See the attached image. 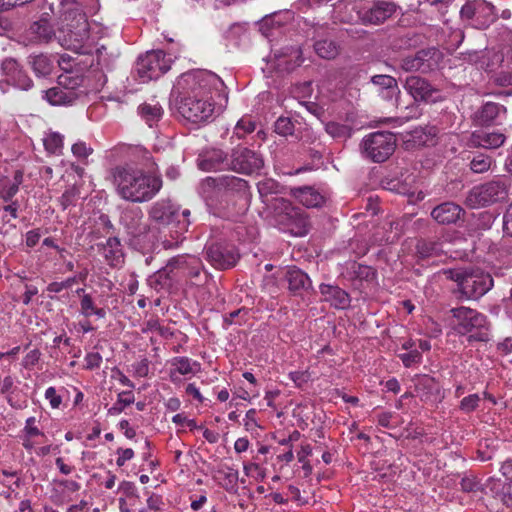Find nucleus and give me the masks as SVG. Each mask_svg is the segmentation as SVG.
<instances>
[{"label": "nucleus", "instance_id": "nucleus-10", "mask_svg": "<svg viewBox=\"0 0 512 512\" xmlns=\"http://www.w3.org/2000/svg\"><path fill=\"white\" fill-rule=\"evenodd\" d=\"M172 60L162 50H150L141 54L136 62L135 71L142 83L157 80L171 68Z\"/></svg>", "mask_w": 512, "mask_h": 512}, {"label": "nucleus", "instance_id": "nucleus-15", "mask_svg": "<svg viewBox=\"0 0 512 512\" xmlns=\"http://www.w3.org/2000/svg\"><path fill=\"white\" fill-rule=\"evenodd\" d=\"M99 9V0H59V21H78L81 14L88 20V16L96 14Z\"/></svg>", "mask_w": 512, "mask_h": 512}, {"label": "nucleus", "instance_id": "nucleus-61", "mask_svg": "<svg viewBox=\"0 0 512 512\" xmlns=\"http://www.w3.org/2000/svg\"><path fill=\"white\" fill-rule=\"evenodd\" d=\"M116 464L118 467H122L125 463L134 457V451L131 448H119L117 450Z\"/></svg>", "mask_w": 512, "mask_h": 512}, {"label": "nucleus", "instance_id": "nucleus-47", "mask_svg": "<svg viewBox=\"0 0 512 512\" xmlns=\"http://www.w3.org/2000/svg\"><path fill=\"white\" fill-rule=\"evenodd\" d=\"M274 130L281 136L292 135L294 132V124L288 117H279L275 122Z\"/></svg>", "mask_w": 512, "mask_h": 512}, {"label": "nucleus", "instance_id": "nucleus-35", "mask_svg": "<svg viewBox=\"0 0 512 512\" xmlns=\"http://www.w3.org/2000/svg\"><path fill=\"white\" fill-rule=\"evenodd\" d=\"M56 59L40 54L31 57V66L37 76L46 77L54 70V63Z\"/></svg>", "mask_w": 512, "mask_h": 512}, {"label": "nucleus", "instance_id": "nucleus-16", "mask_svg": "<svg viewBox=\"0 0 512 512\" xmlns=\"http://www.w3.org/2000/svg\"><path fill=\"white\" fill-rule=\"evenodd\" d=\"M206 259L216 269L224 270L237 263L239 253L233 245L216 243L206 248Z\"/></svg>", "mask_w": 512, "mask_h": 512}, {"label": "nucleus", "instance_id": "nucleus-28", "mask_svg": "<svg viewBox=\"0 0 512 512\" xmlns=\"http://www.w3.org/2000/svg\"><path fill=\"white\" fill-rule=\"evenodd\" d=\"M464 210L457 204L445 202L435 207L431 216L440 224L456 223L463 215Z\"/></svg>", "mask_w": 512, "mask_h": 512}, {"label": "nucleus", "instance_id": "nucleus-7", "mask_svg": "<svg viewBox=\"0 0 512 512\" xmlns=\"http://www.w3.org/2000/svg\"><path fill=\"white\" fill-rule=\"evenodd\" d=\"M58 29V43L65 49L78 54H90L93 50V41L89 36V23L81 14L78 21L60 22Z\"/></svg>", "mask_w": 512, "mask_h": 512}, {"label": "nucleus", "instance_id": "nucleus-37", "mask_svg": "<svg viewBox=\"0 0 512 512\" xmlns=\"http://www.w3.org/2000/svg\"><path fill=\"white\" fill-rule=\"evenodd\" d=\"M314 50L316 54L323 59H333L339 54L338 44L330 39L316 41Z\"/></svg>", "mask_w": 512, "mask_h": 512}, {"label": "nucleus", "instance_id": "nucleus-43", "mask_svg": "<svg viewBox=\"0 0 512 512\" xmlns=\"http://www.w3.org/2000/svg\"><path fill=\"white\" fill-rule=\"evenodd\" d=\"M96 61L97 65L102 69L110 70L117 57L116 54H109L106 47L101 46L96 49Z\"/></svg>", "mask_w": 512, "mask_h": 512}, {"label": "nucleus", "instance_id": "nucleus-45", "mask_svg": "<svg viewBox=\"0 0 512 512\" xmlns=\"http://www.w3.org/2000/svg\"><path fill=\"white\" fill-rule=\"evenodd\" d=\"M491 163V157L480 154L471 160L470 168L475 173H483L490 169Z\"/></svg>", "mask_w": 512, "mask_h": 512}, {"label": "nucleus", "instance_id": "nucleus-33", "mask_svg": "<svg viewBox=\"0 0 512 512\" xmlns=\"http://www.w3.org/2000/svg\"><path fill=\"white\" fill-rule=\"evenodd\" d=\"M103 256L111 266H117L123 261L121 243L118 238L110 237L102 248Z\"/></svg>", "mask_w": 512, "mask_h": 512}, {"label": "nucleus", "instance_id": "nucleus-18", "mask_svg": "<svg viewBox=\"0 0 512 512\" xmlns=\"http://www.w3.org/2000/svg\"><path fill=\"white\" fill-rule=\"evenodd\" d=\"M404 88L415 101L438 102L442 99L440 91L419 76L407 77Z\"/></svg>", "mask_w": 512, "mask_h": 512}, {"label": "nucleus", "instance_id": "nucleus-40", "mask_svg": "<svg viewBox=\"0 0 512 512\" xmlns=\"http://www.w3.org/2000/svg\"><path fill=\"white\" fill-rule=\"evenodd\" d=\"M325 131L335 139L345 140L352 135V128L349 125L334 121L325 124Z\"/></svg>", "mask_w": 512, "mask_h": 512}, {"label": "nucleus", "instance_id": "nucleus-41", "mask_svg": "<svg viewBox=\"0 0 512 512\" xmlns=\"http://www.w3.org/2000/svg\"><path fill=\"white\" fill-rule=\"evenodd\" d=\"M68 393L65 387L56 388L53 386L45 390L44 397L49 402L51 409H60L63 403L64 394Z\"/></svg>", "mask_w": 512, "mask_h": 512}, {"label": "nucleus", "instance_id": "nucleus-19", "mask_svg": "<svg viewBox=\"0 0 512 512\" xmlns=\"http://www.w3.org/2000/svg\"><path fill=\"white\" fill-rule=\"evenodd\" d=\"M70 61L69 57L62 55L58 59V63L64 72L58 76V84L62 85L67 91L77 93V101L87 94L84 86L85 78L79 70H69L64 64Z\"/></svg>", "mask_w": 512, "mask_h": 512}, {"label": "nucleus", "instance_id": "nucleus-30", "mask_svg": "<svg viewBox=\"0 0 512 512\" xmlns=\"http://www.w3.org/2000/svg\"><path fill=\"white\" fill-rule=\"evenodd\" d=\"M44 99L53 106H70L76 103L77 93L67 91L57 83V86L44 92Z\"/></svg>", "mask_w": 512, "mask_h": 512}, {"label": "nucleus", "instance_id": "nucleus-54", "mask_svg": "<svg viewBox=\"0 0 512 512\" xmlns=\"http://www.w3.org/2000/svg\"><path fill=\"white\" fill-rule=\"evenodd\" d=\"M417 250L422 257H431L440 253L439 245L435 242H420Z\"/></svg>", "mask_w": 512, "mask_h": 512}, {"label": "nucleus", "instance_id": "nucleus-17", "mask_svg": "<svg viewBox=\"0 0 512 512\" xmlns=\"http://www.w3.org/2000/svg\"><path fill=\"white\" fill-rule=\"evenodd\" d=\"M437 55L438 52L435 49H423L401 58L400 67L405 72H429L437 65Z\"/></svg>", "mask_w": 512, "mask_h": 512}, {"label": "nucleus", "instance_id": "nucleus-8", "mask_svg": "<svg viewBox=\"0 0 512 512\" xmlns=\"http://www.w3.org/2000/svg\"><path fill=\"white\" fill-rule=\"evenodd\" d=\"M449 277L457 282L460 292L468 299H478L493 287L491 275L481 269L450 270Z\"/></svg>", "mask_w": 512, "mask_h": 512}, {"label": "nucleus", "instance_id": "nucleus-3", "mask_svg": "<svg viewBox=\"0 0 512 512\" xmlns=\"http://www.w3.org/2000/svg\"><path fill=\"white\" fill-rule=\"evenodd\" d=\"M199 194L210 212L218 217L233 219L248 207V183L236 176L207 177L200 183Z\"/></svg>", "mask_w": 512, "mask_h": 512}, {"label": "nucleus", "instance_id": "nucleus-9", "mask_svg": "<svg viewBox=\"0 0 512 512\" xmlns=\"http://www.w3.org/2000/svg\"><path fill=\"white\" fill-rule=\"evenodd\" d=\"M396 137L391 132L377 131L366 135L360 150L365 158L375 163L386 161L395 151Z\"/></svg>", "mask_w": 512, "mask_h": 512}, {"label": "nucleus", "instance_id": "nucleus-36", "mask_svg": "<svg viewBox=\"0 0 512 512\" xmlns=\"http://www.w3.org/2000/svg\"><path fill=\"white\" fill-rule=\"evenodd\" d=\"M80 313L86 318L95 315L99 319L105 318L107 314L105 308L96 307L90 294L82 295L80 299Z\"/></svg>", "mask_w": 512, "mask_h": 512}, {"label": "nucleus", "instance_id": "nucleus-58", "mask_svg": "<svg viewBox=\"0 0 512 512\" xmlns=\"http://www.w3.org/2000/svg\"><path fill=\"white\" fill-rule=\"evenodd\" d=\"M133 375L135 377L144 378L149 374V360L142 358L131 365Z\"/></svg>", "mask_w": 512, "mask_h": 512}, {"label": "nucleus", "instance_id": "nucleus-53", "mask_svg": "<svg viewBox=\"0 0 512 512\" xmlns=\"http://www.w3.org/2000/svg\"><path fill=\"white\" fill-rule=\"evenodd\" d=\"M1 69L3 73L7 76V82L10 80L21 70L19 68V64L15 59L7 58L2 62Z\"/></svg>", "mask_w": 512, "mask_h": 512}, {"label": "nucleus", "instance_id": "nucleus-56", "mask_svg": "<svg viewBox=\"0 0 512 512\" xmlns=\"http://www.w3.org/2000/svg\"><path fill=\"white\" fill-rule=\"evenodd\" d=\"M21 433L27 434L28 436L44 437L45 434L37 426V420L35 417H29L25 421V425L21 430Z\"/></svg>", "mask_w": 512, "mask_h": 512}, {"label": "nucleus", "instance_id": "nucleus-23", "mask_svg": "<svg viewBox=\"0 0 512 512\" xmlns=\"http://www.w3.org/2000/svg\"><path fill=\"white\" fill-rule=\"evenodd\" d=\"M506 114V108L495 102H486L475 113L474 122L479 126H491L501 123Z\"/></svg>", "mask_w": 512, "mask_h": 512}, {"label": "nucleus", "instance_id": "nucleus-38", "mask_svg": "<svg viewBox=\"0 0 512 512\" xmlns=\"http://www.w3.org/2000/svg\"><path fill=\"white\" fill-rule=\"evenodd\" d=\"M64 136L58 132L49 131L43 137L45 150L50 154H61Z\"/></svg>", "mask_w": 512, "mask_h": 512}, {"label": "nucleus", "instance_id": "nucleus-63", "mask_svg": "<svg viewBox=\"0 0 512 512\" xmlns=\"http://www.w3.org/2000/svg\"><path fill=\"white\" fill-rule=\"evenodd\" d=\"M256 410L250 409L245 414L244 426L247 431H253L256 427H258V423L256 421Z\"/></svg>", "mask_w": 512, "mask_h": 512}, {"label": "nucleus", "instance_id": "nucleus-64", "mask_svg": "<svg viewBox=\"0 0 512 512\" xmlns=\"http://www.w3.org/2000/svg\"><path fill=\"white\" fill-rule=\"evenodd\" d=\"M503 229L507 235L512 236V202L504 214Z\"/></svg>", "mask_w": 512, "mask_h": 512}, {"label": "nucleus", "instance_id": "nucleus-59", "mask_svg": "<svg viewBox=\"0 0 512 512\" xmlns=\"http://www.w3.org/2000/svg\"><path fill=\"white\" fill-rule=\"evenodd\" d=\"M405 367H411L414 364H418L422 361V355L418 350H411L407 353L399 355Z\"/></svg>", "mask_w": 512, "mask_h": 512}, {"label": "nucleus", "instance_id": "nucleus-5", "mask_svg": "<svg viewBox=\"0 0 512 512\" xmlns=\"http://www.w3.org/2000/svg\"><path fill=\"white\" fill-rule=\"evenodd\" d=\"M202 170L231 169L239 173L252 174L263 167V159L257 152L245 147L233 150L229 159L221 150H214L199 163Z\"/></svg>", "mask_w": 512, "mask_h": 512}, {"label": "nucleus", "instance_id": "nucleus-25", "mask_svg": "<svg viewBox=\"0 0 512 512\" xmlns=\"http://www.w3.org/2000/svg\"><path fill=\"white\" fill-rule=\"evenodd\" d=\"M143 213L140 208H133L122 213L121 224L127 234L138 237L147 232V225L143 221Z\"/></svg>", "mask_w": 512, "mask_h": 512}, {"label": "nucleus", "instance_id": "nucleus-32", "mask_svg": "<svg viewBox=\"0 0 512 512\" xmlns=\"http://www.w3.org/2000/svg\"><path fill=\"white\" fill-rule=\"evenodd\" d=\"M138 114L149 127H153L161 120L163 108L155 101L143 103L138 107Z\"/></svg>", "mask_w": 512, "mask_h": 512}, {"label": "nucleus", "instance_id": "nucleus-22", "mask_svg": "<svg viewBox=\"0 0 512 512\" xmlns=\"http://www.w3.org/2000/svg\"><path fill=\"white\" fill-rule=\"evenodd\" d=\"M397 11V6L392 1L379 0L366 10L362 16L365 23L379 25L391 18Z\"/></svg>", "mask_w": 512, "mask_h": 512}, {"label": "nucleus", "instance_id": "nucleus-14", "mask_svg": "<svg viewBox=\"0 0 512 512\" xmlns=\"http://www.w3.org/2000/svg\"><path fill=\"white\" fill-rule=\"evenodd\" d=\"M460 17L473 28L485 29L496 19L494 6L485 0H468L460 10Z\"/></svg>", "mask_w": 512, "mask_h": 512}, {"label": "nucleus", "instance_id": "nucleus-52", "mask_svg": "<svg viewBox=\"0 0 512 512\" xmlns=\"http://www.w3.org/2000/svg\"><path fill=\"white\" fill-rule=\"evenodd\" d=\"M15 87L21 89V90H28L32 87L33 82L30 79V77L20 70L11 80L10 82Z\"/></svg>", "mask_w": 512, "mask_h": 512}, {"label": "nucleus", "instance_id": "nucleus-13", "mask_svg": "<svg viewBox=\"0 0 512 512\" xmlns=\"http://www.w3.org/2000/svg\"><path fill=\"white\" fill-rule=\"evenodd\" d=\"M171 265L176 268L178 282L185 280L194 286L204 285L209 273L204 269L201 259L194 255H178L171 259Z\"/></svg>", "mask_w": 512, "mask_h": 512}, {"label": "nucleus", "instance_id": "nucleus-62", "mask_svg": "<svg viewBox=\"0 0 512 512\" xmlns=\"http://www.w3.org/2000/svg\"><path fill=\"white\" fill-rule=\"evenodd\" d=\"M40 356H41V353L38 349L31 350L24 357L23 366L25 368H31V367L35 366L38 363Z\"/></svg>", "mask_w": 512, "mask_h": 512}, {"label": "nucleus", "instance_id": "nucleus-57", "mask_svg": "<svg viewBox=\"0 0 512 512\" xmlns=\"http://www.w3.org/2000/svg\"><path fill=\"white\" fill-rule=\"evenodd\" d=\"M245 32H246V27L243 24L234 23L226 31L225 37L228 40L237 44L238 41L240 40L241 36L244 35Z\"/></svg>", "mask_w": 512, "mask_h": 512}, {"label": "nucleus", "instance_id": "nucleus-21", "mask_svg": "<svg viewBox=\"0 0 512 512\" xmlns=\"http://www.w3.org/2000/svg\"><path fill=\"white\" fill-rule=\"evenodd\" d=\"M50 12H43L40 18L33 22L28 29L29 40L33 43H49L53 38H57L56 32L50 22L52 6Z\"/></svg>", "mask_w": 512, "mask_h": 512}, {"label": "nucleus", "instance_id": "nucleus-48", "mask_svg": "<svg viewBox=\"0 0 512 512\" xmlns=\"http://www.w3.org/2000/svg\"><path fill=\"white\" fill-rule=\"evenodd\" d=\"M480 400L478 394H470L460 401L459 409L466 414L472 413L478 408Z\"/></svg>", "mask_w": 512, "mask_h": 512}, {"label": "nucleus", "instance_id": "nucleus-50", "mask_svg": "<svg viewBox=\"0 0 512 512\" xmlns=\"http://www.w3.org/2000/svg\"><path fill=\"white\" fill-rule=\"evenodd\" d=\"M243 471L247 477H252L256 480H263L265 477L264 469L258 463L244 462Z\"/></svg>", "mask_w": 512, "mask_h": 512}, {"label": "nucleus", "instance_id": "nucleus-6", "mask_svg": "<svg viewBox=\"0 0 512 512\" xmlns=\"http://www.w3.org/2000/svg\"><path fill=\"white\" fill-rule=\"evenodd\" d=\"M452 329L459 335H468L469 341L489 340V328L485 315L468 308L457 307L451 309Z\"/></svg>", "mask_w": 512, "mask_h": 512}, {"label": "nucleus", "instance_id": "nucleus-1", "mask_svg": "<svg viewBox=\"0 0 512 512\" xmlns=\"http://www.w3.org/2000/svg\"><path fill=\"white\" fill-rule=\"evenodd\" d=\"M178 86L184 89L185 96L181 99L178 111L183 118L194 124L210 121L215 111V99L219 106L227 103L228 93L222 79L207 70H196L184 73L178 80Z\"/></svg>", "mask_w": 512, "mask_h": 512}, {"label": "nucleus", "instance_id": "nucleus-51", "mask_svg": "<svg viewBox=\"0 0 512 512\" xmlns=\"http://www.w3.org/2000/svg\"><path fill=\"white\" fill-rule=\"evenodd\" d=\"M351 268L355 276L361 280L369 281L375 277V271L370 266L353 263Z\"/></svg>", "mask_w": 512, "mask_h": 512}, {"label": "nucleus", "instance_id": "nucleus-24", "mask_svg": "<svg viewBox=\"0 0 512 512\" xmlns=\"http://www.w3.org/2000/svg\"><path fill=\"white\" fill-rule=\"evenodd\" d=\"M371 82L378 87V95L385 101L397 104L400 89L396 79L390 75H374Z\"/></svg>", "mask_w": 512, "mask_h": 512}, {"label": "nucleus", "instance_id": "nucleus-26", "mask_svg": "<svg viewBox=\"0 0 512 512\" xmlns=\"http://www.w3.org/2000/svg\"><path fill=\"white\" fill-rule=\"evenodd\" d=\"M320 293L325 302H328L336 309H346L350 306L351 298L349 294L338 286L330 284H321Z\"/></svg>", "mask_w": 512, "mask_h": 512}, {"label": "nucleus", "instance_id": "nucleus-34", "mask_svg": "<svg viewBox=\"0 0 512 512\" xmlns=\"http://www.w3.org/2000/svg\"><path fill=\"white\" fill-rule=\"evenodd\" d=\"M295 196L306 207H319L324 202V197L312 187H302L295 191Z\"/></svg>", "mask_w": 512, "mask_h": 512}, {"label": "nucleus", "instance_id": "nucleus-11", "mask_svg": "<svg viewBox=\"0 0 512 512\" xmlns=\"http://www.w3.org/2000/svg\"><path fill=\"white\" fill-rule=\"evenodd\" d=\"M508 196V186L504 179L492 180L473 187L466 203L471 208H479L503 201Z\"/></svg>", "mask_w": 512, "mask_h": 512}, {"label": "nucleus", "instance_id": "nucleus-42", "mask_svg": "<svg viewBox=\"0 0 512 512\" xmlns=\"http://www.w3.org/2000/svg\"><path fill=\"white\" fill-rule=\"evenodd\" d=\"M218 473L222 476V487L230 491L237 486L239 480V473L236 469L232 467H226L224 469H220Z\"/></svg>", "mask_w": 512, "mask_h": 512}, {"label": "nucleus", "instance_id": "nucleus-39", "mask_svg": "<svg viewBox=\"0 0 512 512\" xmlns=\"http://www.w3.org/2000/svg\"><path fill=\"white\" fill-rule=\"evenodd\" d=\"M135 402V396L132 390L121 391L117 395V401L108 409V415L116 416L123 410Z\"/></svg>", "mask_w": 512, "mask_h": 512}, {"label": "nucleus", "instance_id": "nucleus-31", "mask_svg": "<svg viewBox=\"0 0 512 512\" xmlns=\"http://www.w3.org/2000/svg\"><path fill=\"white\" fill-rule=\"evenodd\" d=\"M505 136L502 133H485L475 131L470 137V144L475 147H483L486 149H495L503 145Z\"/></svg>", "mask_w": 512, "mask_h": 512}, {"label": "nucleus", "instance_id": "nucleus-44", "mask_svg": "<svg viewBox=\"0 0 512 512\" xmlns=\"http://www.w3.org/2000/svg\"><path fill=\"white\" fill-rule=\"evenodd\" d=\"M256 128L255 122L251 117L244 116L236 124L234 134L238 138H243L245 135L252 133Z\"/></svg>", "mask_w": 512, "mask_h": 512}, {"label": "nucleus", "instance_id": "nucleus-4", "mask_svg": "<svg viewBox=\"0 0 512 512\" xmlns=\"http://www.w3.org/2000/svg\"><path fill=\"white\" fill-rule=\"evenodd\" d=\"M149 216L159 227L168 228L173 240H164L163 246L165 248L178 246L190 225V210L180 211L176 204L166 199L155 202L149 210Z\"/></svg>", "mask_w": 512, "mask_h": 512}, {"label": "nucleus", "instance_id": "nucleus-2", "mask_svg": "<svg viewBox=\"0 0 512 512\" xmlns=\"http://www.w3.org/2000/svg\"><path fill=\"white\" fill-rule=\"evenodd\" d=\"M135 161L118 165L112 170L113 184L118 196L132 203L153 199L163 186L158 165L149 151L137 148Z\"/></svg>", "mask_w": 512, "mask_h": 512}, {"label": "nucleus", "instance_id": "nucleus-27", "mask_svg": "<svg viewBox=\"0 0 512 512\" xmlns=\"http://www.w3.org/2000/svg\"><path fill=\"white\" fill-rule=\"evenodd\" d=\"M148 284L156 291L169 290L174 282H178L176 268L171 265V260L163 268L149 276Z\"/></svg>", "mask_w": 512, "mask_h": 512}, {"label": "nucleus", "instance_id": "nucleus-46", "mask_svg": "<svg viewBox=\"0 0 512 512\" xmlns=\"http://www.w3.org/2000/svg\"><path fill=\"white\" fill-rule=\"evenodd\" d=\"M18 192L17 183H10L7 178L0 179V198L4 201H10Z\"/></svg>", "mask_w": 512, "mask_h": 512}, {"label": "nucleus", "instance_id": "nucleus-20", "mask_svg": "<svg viewBox=\"0 0 512 512\" xmlns=\"http://www.w3.org/2000/svg\"><path fill=\"white\" fill-rule=\"evenodd\" d=\"M169 379L173 384H180L182 377L194 376L201 370V364L186 356H176L168 360Z\"/></svg>", "mask_w": 512, "mask_h": 512}, {"label": "nucleus", "instance_id": "nucleus-49", "mask_svg": "<svg viewBox=\"0 0 512 512\" xmlns=\"http://www.w3.org/2000/svg\"><path fill=\"white\" fill-rule=\"evenodd\" d=\"M71 150L73 155L80 161L86 160L93 153V148L83 141L74 143Z\"/></svg>", "mask_w": 512, "mask_h": 512}, {"label": "nucleus", "instance_id": "nucleus-12", "mask_svg": "<svg viewBox=\"0 0 512 512\" xmlns=\"http://www.w3.org/2000/svg\"><path fill=\"white\" fill-rule=\"evenodd\" d=\"M258 192L262 201L269 204L272 200L279 201L284 208L288 224H295L299 229L306 230L307 220L300 209L292 207L291 204L283 198L274 197L281 191L279 183L271 178L263 179L257 184Z\"/></svg>", "mask_w": 512, "mask_h": 512}, {"label": "nucleus", "instance_id": "nucleus-55", "mask_svg": "<svg viewBox=\"0 0 512 512\" xmlns=\"http://www.w3.org/2000/svg\"><path fill=\"white\" fill-rule=\"evenodd\" d=\"M79 196V189L75 186L69 187L64 191L62 196L60 197V203L63 207V209L68 208L69 206L73 205L76 201V199Z\"/></svg>", "mask_w": 512, "mask_h": 512}, {"label": "nucleus", "instance_id": "nucleus-60", "mask_svg": "<svg viewBox=\"0 0 512 512\" xmlns=\"http://www.w3.org/2000/svg\"><path fill=\"white\" fill-rule=\"evenodd\" d=\"M84 361L85 368L88 370H93L100 367L102 363V356L99 352H89L86 354Z\"/></svg>", "mask_w": 512, "mask_h": 512}, {"label": "nucleus", "instance_id": "nucleus-29", "mask_svg": "<svg viewBox=\"0 0 512 512\" xmlns=\"http://www.w3.org/2000/svg\"><path fill=\"white\" fill-rule=\"evenodd\" d=\"M289 290L295 295H301L312 287L309 276L299 268L290 267L285 273Z\"/></svg>", "mask_w": 512, "mask_h": 512}]
</instances>
